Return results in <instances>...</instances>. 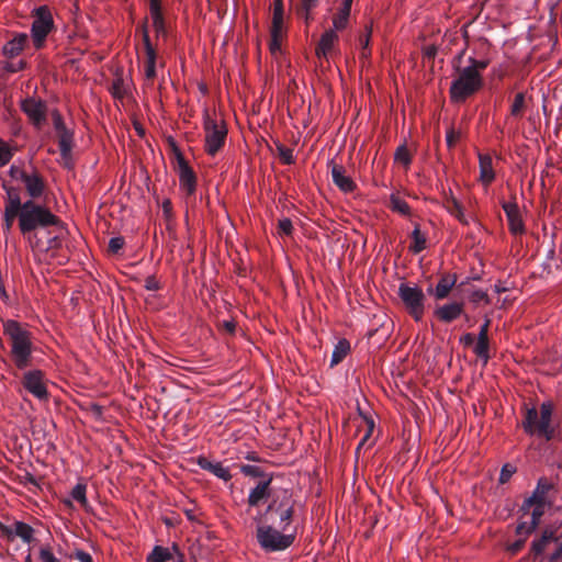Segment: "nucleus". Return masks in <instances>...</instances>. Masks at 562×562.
<instances>
[{"label":"nucleus","mask_w":562,"mask_h":562,"mask_svg":"<svg viewBox=\"0 0 562 562\" xmlns=\"http://www.w3.org/2000/svg\"><path fill=\"white\" fill-rule=\"evenodd\" d=\"M18 213H20L19 229L32 248L40 246L36 231L46 229L50 226L63 227V222L57 215L52 213L47 206L32 200L24 201V205Z\"/></svg>","instance_id":"nucleus-1"},{"label":"nucleus","mask_w":562,"mask_h":562,"mask_svg":"<svg viewBox=\"0 0 562 562\" xmlns=\"http://www.w3.org/2000/svg\"><path fill=\"white\" fill-rule=\"evenodd\" d=\"M3 334L10 344V357L19 370L31 366L33 353L32 333L21 323L8 319L3 323Z\"/></svg>","instance_id":"nucleus-2"},{"label":"nucleus","mask_w":562,"mask_h":562,"mask_svg":"<svg viewBox=\"0 0 562 562\" xmlns=\"http://www.w3.org/2000/svg\"><path fill=\"white\" fill-rule=\"evenodd\" d=\"M552 488V484L547 479H540L532 495L525 499L520 510L522 512V520L516 528L517 535H529L539 524L540 517L543 515L546 497L548 492Z\"/></svg>","instance_id":"nucleus-3"},{"label":"nucleus","mask_w":562,"mask_h":562,"mask_svg":"<svg viewBox=\"0 0 562 562\" xmlns=\"http://www.w3.org/2000/svg\"><path fill=\"white\" fill-rule=\"evenodd\" d=\"M295 499L289 490H281L273 495L263 513H258L254 518L256 522L271 521L274 524L273 516L279 517L278 527L282 531H288L295 513Z\"/></svg>","instance_id":"nucleus-4"},{"label":"nucleus","mask_w":562,"mask_h":562,"mask_svg":"<svg viewBox=\"0 0 562 562\" xmlns=\"http://www.w3.org/2000/svg\"><path fill=\"white\" fill-rule=\"evenodd\" d=\"M456 72L457 77L451 82L449 94L453 103H463L482 89L483 76L467 66H456Z\"/></svg>","instance_id":"nucleus-5"},{"label":"nucleus","mask_w":562,"mask_h":562,"mask_svg":"<svg viewBox=\"0 0 562 562\" xmlns=\"http://www.w3.org/2000/svg\"><path fill=\"white\" fill-rule=\"evenodd\" d=\"M267 521L257 522L256 539L260 548L266 552L283 551L291 547L295 540L294 535L284 533L280 528L273 525H267Z\"/></svg>","instance_id":"nucleus-6"},{"label":"nucleus","mask_w":562,"mask_h":562,"mask_svg":"<svg viewBox=\"0 0 562 562\" xmlns=\"http://www.w3.org/2000/svg\"><path fill=\"white\" fill-rule=\"evenodd\" d=\"M397 294L415 322H420L426 310V295L422 288L414 283H401Z\"/></svg>","instance_id":"nucleus-7"},{"label":"nucleus","mask_w":562,"mask_h":562,"mask_svg":"<svg viewBox=\"0 0 562 562\" xmlns=\"http://www.w3.org/2000/svg\"><path fill=\"white\" fill-rule=\"evenodd\" d=\"M203 128L205 133V151L215 156L224 146L227 136V128L223 121L212 117L209 110L203 113Z\"/></svg>","instance_id":"nucleus-8"},{"label":"nucleus","mask_w":562,"mask_h":562,"mask_svg":"<svg viewBox=\"0 0 562 562\" xmlns=\"http://www.w3.org/2000/svg\"><path fill=\"white\" fill-rule=\"evenodd\" d=\"M530 552L533 559L548 554L551 561L559 559L562 554V541L552 530H544L542 535L531 543Z\"/></svg>","instance_id":"nucleus-9"},{"label":"nucleus","mask_w":562,"mask_h":562,"mask_svg":"<svg viewBox=\"0 0 562 562\" xmlns=\"http://www.w3.org/2000/svg\"><path fill=\"white\" fill-rule=\"evenodd\" d=\"M54 27V20L50 10L46 5L38 7L34 11L31 35L34 46L41 48L46 36Z\"/></svg>","instance_id":"nucleus-10"},{"label":"nucleus","mask_w":562,"mask_h":562,"mask_svg":"<svg viewBox=\"0 0 562 562\" xmlns=\"http://www.w3.org/2000/svg\"><path fill=\"white\" fill-rule=\"evenodd\" d=\"M525 431L529 435L537 434L544 437L546 440H551L554 437V429L551 427L550 419H542L536 408H528L522 422Z\"/></svg>","instance_id":"nucleus-11"},{"label":"nucleus","mask_w":562,"mask_h":562,"mask_svg":"<svg viewBox=\"0 0 562 562\" xmlns=\"http://www.w3.org/2000/svg\"><path fill=\"white\" fill-rule=\"evenodd\" d=\"M176 156V170L179 176L180 187L187 191L189 195L195 192L196 188V176L193 169L189 166L181 150L176 146V143L171 140Z\"/></svg>","instance_id":"nucleus-12"},{"label":"nucleus","mask_w":562,"mask_h":562,"mask_svg":"<svg viewBox=\"0 0 562 562\" xmlns=\"http://www.w3.org/2000/svg\"><path fill=\"white\" fill-rule=\"evenodd\" d=\"M22 385L36 398L47 400L48 392L44 384V373L41 370H31L23 374Z\"/></svg>","instance_id":"nucleus-13"},{"label":"nucleus","mask_w":562,"mask_h":562,"mask_svg":"<svg viewBox=\"0 0 562 562\" xmlns=\"http://www.w3.org/2000/svg\"><path fill=\"white\" fill-rule=\"evenodd\" d=\"M271 483L272 476H268L257 482V484L250 488L247 497L249 507H258L261 503L272 499L273 495L278 492L271 488Z\"/></svg>","instance_id":"nucleus-14"},{"label":"nucleus","mask_w":562,"mask_h":562,"mask_svg":"<svg viewBox=\"0 0 562 562\" xmlns=\"http://www.w3.org/2000/svg\"><path fill=\"white\" fill-rule=\"evenodd\" d=\"M327 167L330 170L333 182L341 191L348 193L356 189L355 181L346 175V169L341 164H337L335 159H331L328 161Z\"/></svg>","instance_id":"nucleus-15"},{"label":"nucleus","mask_w":562,"mask_h":562,"mask_svg":"<svg viewBox=\"0 0 562 562\" xmlns=\"http://www.w3.org/2000/svg\"><path fill=\"white\" fill-rule=\"evenodd\" d=\"M464 312L463 301H452L443 305H437L434 310V316L442 323H452Z\"/></svg>","instance_id":"nucleus-16"},{"label":"nucleus","mask_w":562,"mask_h":562,"mask_svg":"<svg viewBox=\"0 0 562 562\" xmlns=\"http://www.w3.org/2000/svg\"><path fill=\"white\" fill-rule=\"evenodd\" d=\"M337 32L334 29H328L322 34L315 49L319 59H328L335 53L339 40Z\"/></svg>","instance_id":"nucleus-17"},{"label":"nucleus","mask_w":562,"mask_h":562,"mask_svg":"<svg viewBox=\"0 0 562 562\" xmlns=\"http://www.w3.org/2000/svg\"><path fill=\"white\" fill-rule=\"evenodd\" d=\"M29 200L35 201L40 199L45 191V180L41 173L33 169L32 172H27L23 181Z\"/></svg>","instance_id":"nucleus-18"},{"label":"nucleus","mask_w":562,"mask_h":562,"mask_svg":"<svg viewBox=\"0 0 562 562\" xmlns=\"http://www.w3.org/2000/svg\"><path fill=\"white\" fill-rule=\"evenodd\" d=\"M458 277L456 273H442L435 288L427 289L429 294H432L436 300L441 301L449 296L451 290L457 285Z\"/></svg>","instance_id":"nucleus-19"},{"label":"nucleus","mask_w":562,"mask_h":562,"mask_svg":"<svg viewBox=\"0 0 562 562\" xmlns=\"http://www.w3.org/2000/svg\"><path fill=\"white\" fill-rule=\"evenodd\" d=\"M502 207L506 214L510 233L518 235L525 233V225L520 216L518 204L515 201L502 202Z\"/></svg>","instance_id":"nucleus-20"},{"label":"nucleus","mask_w":562,"mask_h":562,"mask_svg":"<svg viewBox=\"0 0 562 562\" xmlns=\"http://www.w3.org/2000/svg\"><path fill=\"white\" fill-rule=\"evenodd\" d=\"M22 110L36 125L45 121L46 105L40 100L33 98L25 99L22 102Z\"/></svg>","instance_id":"nucleus-21"},{"label":"nucleus","mask_w":562,"mask_h":562,"mask_svg":"<svg viewBox=\"0 0 562 562\" xmlns=\"http://www.w3.org/2000/svg\"><path fill=\"white\" fill-rule=\"evenodd\" d=\"M196 464L216 477L223 481H229L232 479L228 468L223 467L221 462H212L207 458L200 456L196 460Z\"/></svg>","instance_id":"nucleus-22"},{"label":"nucleus","mask_w":562,"mask_h":562,"mask_svg":"<svg viewBox=\"0 0 562 562\" xmlns=\"http://www.w3.org/2000/svg\"><path fill=\"white\" fill-rule=\"evenodd\" d=\"M2 189L5 192L4 198V209L16 210L20 211L24 205L21 199V189L19 187H13L3 182Z\"/></svg>","instance_id":"nucleus-23"},{"label":"nucleus","mask_w":562,"mask_h":562,"mask_svg":"<svg viewBox=\"0 0 562 562\" xmlns=\"http://www.w3.org/2000/svg\"><path fill=\"white\" fill-rule=\"evenodd\" d=\"M149 10L150 16L153 20V26L157 33V35L166 34V25L165 18L161 11V1L160 0H149Z\"/></svg>","instance_id":"nucleus-24"},{"label":"nucleus","mask_w":562,"mask_h":562,"mask_svg":"<svg viewBox=\"0 0 562 562\" xmlns=\"http://www.w3.org/2000/svg\"><path fill=\"white\" fill-rule=\"evenodd\" d=\"M27 42V35L24 33L15 35L2 48V54L7 58H13L21 54Z\"/></svg>","instance_id":"nucleus-25"},{"label":"nucleus","mask_w":562,"mask_h":562,"mask_svg":"<svg viewBox=\"0 0 562 562\" xmlns=\"http://www.w3.org/2000/svg\"><path fill=\"white\" fill-rule=\"evenodd\" d=\"M146 61H145V78L148 81H153L156 78V60L157 54L150 40L146 38Z\"/></svg>","instance_id":"nucleus-26"},{"label":"nucleus","mask_w":562,"mask_h":562,"mask_svg":"<svg viewBox=\"0 0 562 562\" xmlns=\"http://www.w3.org/2000/svg\"><path fill=\"white\" fill-rule=\"evenodd\" d=\"M58 137V147L60 150V155L64 160H69L71 158V150L74 145V133L70 130H63L57 133Z\"/></svg>","instance_id":"nucleus-27"},{"label":"nucleus","mask_w":562,"mask_h":562,"mask_svg":"<svg viewBox=\"0 0 562 562\" xmlns=\"http://www.w3.org/2000/svg\"><path fill=\"white\" fill-rule=\"evenodd\" d=\"M480 162V179L484 184H490L495 179L493 169V160L488 155H479Z\"/></svg>","instance_id":"nucleus-28"},{"label":"nucleus","mask_w":562,"mask_h":562,"mask_svg":"<svg viewBox=\"0 0 562 562\" xmlns=\"http://www.w3.org/2000/svg\"><path fill=\"white\" fill-rule=\"evenodd\" d=\"M445 207L451 215L458 218L460 223L464 225L469 223L464 215L461 203L453 195H449L446 198Z\"/></svg>","instance_id":"nucleus-29"},{"label":"nucleus","mask_w":562,"mask_h":562,"mask_svg":"<svg viewBox=\"0 0 562 562\" xmlns=\"http://www.w3.org/2000/svg\"><path fill=\"white\" fill-rule=\"evenodd\" d=\"M349 352L350 342L347 339H340L334 347L330 359V367L334 368L335 366L339 364Z\"/></svg>","instance_id":"nucleus-30"},{"label":"nucleus","mask_w":562,"mask_h":562,"mask_svg":"<svg viewBox=\"0 0 562 562\" xmlns=\"http://www.w3.org/2000/svg\"><path fill=\"white\" fill-rule=\"evenodd\" d=\"M371 26H366V33L363 35H360L359 42H360V60L362 63V66H364L367 63H369L371 57V48H370V40H371Z\"/></svg>","instance_id":"nucleus-31"},{"label":"nucleus","mask_w":562,"mask_h":562,"mask_svg":"<svg viewBox=\"0 0 562 562\" xmlns=\"http://www.w3.org/2000/svg\"><path fill=\"white\" fill-rule=\"evenodd\" d=\"M283 0H273V13L270 30H274V32L283 31Z\"/></svg>","instance_id":"nucleus-32"},{"label":"nucleus","mask_w":562,"mask_h":562,"mask_svg":"<svg viewBox=\"0 0 562 562\" xmlns=\"http://www.w3.org/2000/svg\"><path fill=\"white\" fill-rule=\"evenodd\" d=\"M13 531V536H18L25 543H31L34 540V529L23 521H15Z\"/></svg>","instance_id":"nucleus-33"},{"label":"nucleus","mask_w":562,"mask_h":562,"mask_svg":"<svg viewBox=\"0 0 562 562\" xmlns=\"http://www.w3.org/2000/svg\"><path fill=\"white\" fill-rule=\"evenodd\" d=\"M413 244L409 246V250L414 254H419L426 248V236L420 232L419 225L416 224L412 232Z\"/></svg>","instance_id":"nucleus-34"},{"label":"nucleus","mask_w":562,"mask_h":562,"mask_svg":"<svg viewBox=\"0 0 562 562\" xmlns=\"http://www.w3.org/2000/svg\"><path fill=\"white\" fill-rule=\"evenodd\" d=\"M123 70L117 69L115 74V79L112 82L111 87V93L114 98L123 99L126 94V89L124 86V79H123Z\"/></svg>","instance_id":"nucleus-35"},{"label":"nucleus","mask_w":562,"mask_h":562,"mask_svg":"<svg viewBox=\"0 0 562 562\" xmlns=\"http://www.w3.org/2000/svg\"><path fill=\"white\" fill-rule=\"evenodd\" d=\"M319 0H301V4L297 8V14L306 23L312 20L311 12L318 5Z\"/></svg>","instance_id":"nucleus-36"},{"label":"nucleus","mask_w":562,"mask_h":562,"mask_svg":"<svg viewBox=\"0 0 562 562\" xmlns=\"http://www.w3.org/2000/svg\"><path fill=\"white\" fill-rule=\"evenodd\" d=\"M350 11L339 8L337 13L333 16V29L342 31L348 26Z\"/></svg>","instance_id":"nucleus-37"},{"label":"nucleus","mask_w":562,"mask_h":562,"mask_svg":"<svg viewBox=\"0 0 562 562\" xmlns=\"http://www.w3.org/2000/svg\"><path fill=\"white\" fill-rule=\"evenodd\" d=\"M490 341L488 337H479L476 344L474 346V353L480 358L483 359L485 362L490 359Z\"/></svg>","instance_id":"nucleus-38"},{"label":"nucleus","mask_w":562,"mask_h":562,"mask_svg":"<svg viewBox=\"0 0 562 562\" xmlns=\"http://www.w3.org/2000/svg\"><path fill=\"white\" fill-rule=\"evenodd\" d=\"M390 209L405 216L411 214V207L407 202L395 194H392L390 198Z\"/></svg>","instance_id":"nucleus-39"},{"label":"nucleus","mask_w":562,"mask_h":562,"mask_svg":"<svg viewBox=\"0 0 562 562\" xmlns=\"http://www.w3.org/2000/svg\"><path fill=\"white\" fill-rule=\"evenodd\" d=\"M525 108H526V94L524 92H518L515 95L514 101L510 105V115H513L515 117H521L522 113L525 111Z\"/></svg>","instance_id":"nucleus-40"},{"label":"nucleus","mask_w":562,"mask_h":562,"mask_svg":"<svg viewBox=\"0 0 562 562\" xmlns=\"http://www.w3.org/2000/svg\"><path fill=\"white\" fill-rule=\"evenodd\" d=\"M19 214L16 210L3 209L2 214V229L4 234H9L13 227L14 221H19Z\"/></svg>","instance_id":"nucleus-41"},{"label":"nucleus","mask_w":562,"mask_h":562,"mask_svg":"<svg viewBox=\"0 0 562 562\" xmlns=\"http://www.w3.org/2000/svg\"><path fill=\"white\" fill-rule=\"evenodd\" d=\"M171 559V553L167 548L156 546L148 555V562H167Z\"/></svg>","instance_id":"nucleus-42"},{"label":"nucleus","mask_w":562,"mask_h":562,"mask_svg":"<svg viewBox=\"0 0 562 562\" xmlns=\"http://www.w3.org/2000/svg\"><path fill=\"white\" fill-rule=\"evenodd\" d=\"M86 492H87V485L83 483H78L77 485L74 486V488L71 491L72 498L76 499L77 502H79L80 505L85 508L88 506V499L86 496Z\"/></svg>","instance_id":"nucleus-43"},{"label":"nucleus","mask_w":562,"mask_h":562,"mask_svg":"<svg viewBox=\"0 0 562 562\" xmlns=\"http://www.w3.org/2000/svg\"><path fill=\"white\" fill-rule=\"evenodd\" d=\"M240 472L250 477H260L261 480L267 479L269 475L263 472V470L256 465L243 464L240 467Z\"/></svg>","instance_id":"nucleus-44"},{"label":"nucleus","mask_w":562,"mask_h":562,"mask_svg":"<svg viewBox=\"0 0 562 562\" xmlns=\"http://www.w3.org/2000/svg\"><path fill=\"white\" fill-rule=\"evenodd\" d=\"M276 147H277L278 156L280 157V159L282 160L283 164L291 165L294 162L293 150L291 148L284 146L283 144L279 143V142L276 143Z\"/></svg>","instance_id":"nucleus-45"},{"label":"nucleus","mask_w":562,"mask_h":562,"mask_svg":"<svg viewBox=\"0 0 562 562\" xmlns=\"http://www.w3.org/2000/svg\"><path fill=\"white\" fill-rule=\"evenodd\" d=\"M394 159L397 162H401L405 167L409 166L412 162V156L406 147V145H401L397 147Z\"/></svg>","instance_id":"nucleus-46"},{"label":"nucleus","mask_w":562,"mask_h":562,"mask_svg":"<svg viewBox=\"0 0 562 562\" xmlns=\"http://www.w3.org/2000/svg\"><path fill=\"white\" fill-rule=\"evenodd\" d=\"M270 37L269 48L272 54H276L281 49L282 31L274 32V30H270Z\"/></svg>","instance_id":"nucleus-47"},{"label":"nucleus","mask_w":562,"mask_h":562,"mask_svg":"<svg viewBox=\"0 0 562 562\" xmlns=\"http://www.w3.org/2000/svg\"><path fill=\"white\" fill-rule=\"evenodd\" d=\"M468 63L469 65L467 67L474 69L479 75H482V71H484L490 64L487 59L477 60L473 57H469Z\"/></svg>","instance_id":"nucleus-48"},{"label":"nucleus","mask_w":562,"mask_h":562,"mask_svg":"<svg viewBox=\"0 0 562 562\" xmlns=\"http://www.w3.org/2000/svg\"><path fill=\"white\" fill-rule=\"evenodd\" d=\"M12 151L9 146L0 140V167L5 166L12 158Z\"/></svg>","instance_id":"nucleus-49"},{"label":"nucleus","mask_w":562,"mask_h":562,"mask_svg":"<svg viewBox=\"0 0 562 562\" xmlns=\"http://www.w3.org/2000/svg\"><path fill=\"white\" fill-rule=\"evenodd\" d=\"M124 244L125 241L123 237H112L109 240L108 250L109 252L115 255L123 248Z\"/></svg>","instance_id":"nucleus-50"},{"label":"nucleus","mask_w":562,"mask_h":562,"mask_svg":"<svg viewBox=\"0 0 562 562\" xmlns=\"http://www.w3.org/2000/svg\"><path fill=\"white\" fill-rule=\"evenodd\" d=\"M293 232V225L290 218H282L278 223V233L290 236Z\"/></svg>","instance_id":"nucleus-51"},{"label":"nucleus","mask_w":562,"mask_h":562,"mask_svg":"<svg viewBox=\"0 0 562 562\" xmlns=\"http://www.w3.org/2000/svg\"><path fill=\"white\" fill-rule=\"evenodd\" d=\"M470 301L474 304H479L480 302L490 303V299L486 292L482 290H475L470 295Z\"/></svg>","instance_id":"nucleus-52"},{"label":"nucleus","mask_w":562,"mask_h":562,"mask_svg":"<svg viewBox=\"0 0 562 562\" xmlns=\"http://www.w3.org/2000/svg\"><path fill=\"white\" fill-rule=\"evenodd\" d=\"M27 171L19 166L12 165L9 169V175L14 180L23 181Z\"/></svg>","instance_id":"nucleus-53"},{"label":"nucleus","mask_w":562,"mask_h":562,"mask_svg":"<svg viewBox=\"0 0 562 562\" xmlns=\"http://www.w3.org/2000/svg\"><path fill=\"white\" fill-rule=\"evenodd\" d=\"M514 472H515V469L512 465L505 464L501 470L499 483H502V484L507 483L509 481V479L512 477V475L514 474Z\"/></svg>","instance_id":"nucleus-54"},{"label":"nucleus","mask_w":562,"mask_h":562,"mask_svg":"<svg viewBox=\"0 0 562 562\" xmlns=\"http://www.w3.org/2000/svg\"><path fill=\"white\" fill-rule=\"evenodd\" d=\"M40 560L41 562H58L49 548H42L40 550Z\"/></svg>","instance_id":"nucleus-55"},{"label":"nucleus","mask_w":562,"mask_h":562,"mask_svg":"<svg viewBox=\"0 0 562 562\" xmlns=\"http://www.w3.org/2000/svg\"><path fill=\"white\" fill-rule=\"evenodd\" d=\"M552 412H553V407H552L551 403L544 402V403L541 404V406H540V417H542V419H550L551 420Z\"/></svg>","instance_id":"nucleus-56"},{"label":"nucleus","mask_w":562,"mask_h":562,"mask_svg":"<svg viewBox=\"0 0 562 562\" xmlns=\"http://www.w3.org/2000/svg\"><path fill=\"white\" fill-rule=\"evenodd\" d=\"M366 422H367L368 429H367L366 435L362 437L361 441L359 442L357 450H360L363 447V445L369 439V437L371 436L373 428H374V422L372 419L366 418Z\"/></svg>","instance_id":"nucleus-57"},{"label":"nucleus","mask_w":562,"mask_h":562,"mask_svg":"<svg viewBox=\"0 0 562 562\" xmlns=\"http://www.w3.org/2000/svg\"><path fill=\"white\" fill-rule=\"evenodd\" d=\"M145 289L148 291H157L160 289L159 281L154 276H148L145 279Z\"/></svg>","instance_id":"nucleus-58"},{"label":"nucleus","mask_w":562,"mask_h":562,"mask_svg":"<svg viewBox=\"0 0 562 562\" xmlns=\"http://www.w3.org/2000/svg\"><path fill=\"white\" fill-rule=\"evenodd\" d=\"M53 123H54V128L56 131V133H59L61 132L63 130H68L64 123V120L61 117V115L59 113H54L53 114Z\"/></svg>","instance_id":"nucleus-59"},{"label":"nucleus","mask_w":562,"mask_h":562,"mask_svg":"<svg viewBox=\"0 0 562 562\" xmlns=\"http://www.w3.org/2000/svg\"><path fill=\"white\" fill-rule=\"evenodd\" d=\"M458 139H459V134L456 133L453 128H450L446 135V142H447L448 147L449 148L453 147Z\"/></svg>","instance_id":"nucleus-60"},{"label":"nucleus","mask_w":562,"mask_h":562,"mask_svg":"<svg viewBox=\"0 0 562 562\" xmlns=\"http://www.w3.org/2000/svg\"><path fill=\"white\" fill-rule=\"evenodd\" d=\"M20 483L23 484L24 486H27V485L37 486V480L30 472H26L23 476L20 477Z\"/></svg>","instance_id":"nucleus-61"},{"label":"nucleus","mask_w":562,"mask_h":562,"mask_svg":"<svg viewBox=\"0 0 562 562\" xmlns=\"http://www.w3.org/2000/svg\"><path fill=\"white\" fill-rule=\"evenodd\" d=\"M26 66V63L24 60H20L18 64H8L5 66V70L9 72H18L22 69H24Z\"/></svg>","instance_id":"nucleus-62"},{"label":"nucleus","mask_w":562,"mask_h":562,"mask_svg":"<svg viewBox=\"0 0 562 562\" xmlns=\"http://www.w3.org/2000/svg\"><path fill=\"white\" fill-rule=\"evenodd\" d=\"M75 557L79 562H93L92 557L82 550L76 551Z\"/></svg>","instance_id":"nucleus-63"},{"label":"nucleus","mask_w":562,"mask_h":562,"mask_svg":"<svg viewBox=\"0 0 562 562\" xmlns=\"http://www.w3.org/2000/svg\"><path fill=\"white\" fill-rule=\"evenodd\" d=\"M475 337L473 334L468 333L460 337V344L464 347H470L474 344Z\"/></svg>","instance_id":"nucleus-64"}]
</instances>
